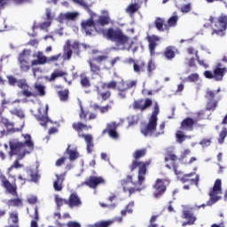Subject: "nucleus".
<instances>
[{
    "label": "nucleus",
    "mask_w": 227,
    "mask_h": 227,
    "mask_svg": "<svg viewBox=\"0 0 227 227\" xmlns=\"http://www.w3.org/2000/svg\"><path fill=\"white\" fill-rule=\"evenodd\" d=\"M81 29L82 33L86 34L88 36H91L93 35L94 31H97L98 35H103L105 38L107 40H110V42H114L118 47L120 45L125 46L129 43L130 37H129L127 35L123 34V31L121 28H98L97 24L95 23V20H93V18H90L89 20H82L81 22Z\"/></svg>",
    "instance_id": "1"
},
{
    "label": "nucleus",
    "mask_w": 227,
    "mask_h": 227,
    "mask_svg": "<svg viewBox=\"0 0 227 227\" xmlns=\"http://www.w3.org/2000/svg\"><path fill=\"white\" fill-rule=\"evenodd\" d=\"M23 137L25 139L24 142H11L9 145L10 157H13V155L17 156V160H15L11 167L7 169V174L9 176H12V174L10 173H12V170L24 168V165L20 164L19 160H22L26 155H29V153L35 150V144L31 141V135L26 134L23 135Z\"/></svg>",
    "instance_id": "2"
},
{
    "label": "nucleus",
    "mask_w": 227,
    "mask_h": 227,
    "mask_svg": "<svg viewBox=\"0 0 227 227\" xmlns=\"http://www.w3.org/2000/svg\"><path fill=\"white\" fill-rule=\"evenodd\" d=\"M160 113V108L159 107V103L155 102L147 124L140 129L141 134H143L145 137H159V136H162V134H164L166 122H161L159 125V129L157 131V121H159V118L157 116H159Z\"/></svg>",
    "instance_id": "3"
},
{
    "label": "nucleus",
    "mask_w": 227,
    "mask_h": 227,
    "mask_svg": "<svg viewBox=\"0 0 227 227\" xmlns=\"http://www.w3.org/2000/svg\"><path fill=\"white\" fill-rule=\"evenodd\" d=\"M7 81L9 86H12L15 88L17 86L21 90V95L23 97H27V98H29V97H34L36 98V97H45V86L42 84H35L34 88L36 90V93L31 91V87H29V84H27V80L26 79H17L14 75H7Z\"/></svg>",
    "instance_id": "4"
},
{
    "label": "nucleus",
    "mask_w": 227,
    "mask_h": 227,
    "mask_svg": "<svg viewBox=\"0 0 227 227\" xmlns=\"http://www.w3.org/2000/svg\"><path fill=\"white\" fill-rule=\"evenodd\" d=\"M146 148L136 150L132 154L134 160L129 166L130 173H134L136 169H138L137 182L139 185H143L145 176H146V168L152 164V160H147L145 161L139 160V159H143V157L146 155Z\"/></svg>",
    "instance_id": "5"
},
{
    "label": "nucleus",
    "mask_w": 227,
    "mask_h": 227,
    "mask_svg": "<svg viewBox=\"0 0 227 227\" xmlns=\"http://www.w3.org/2000/svg\"><path fill=\"white\" fill-rule=\"evenodd\" d=\"M137 85V81L127 82L121 80L119 83L116 81H110L108 82H103L101 85V90H117L119 98L125 99L127 95H129V90L136 88Z\"/></svg>",
    "instance_id": "6"
},
{
    "label": "nucleus",
    "mask_w": 227,
    "mask_h": 227,
    "mask_svg": "<svg viewBox=\"0 0 227 227\" xmlns=\"http://www.w3.org/2000/svg\"><path fill=\"white\" fill-rule=\"evenodd\" d=\"M209 22L213 29L211 35H216V36H224L227 29V15L222 13L220 16H210Z\"/></svg>",
    "instance_id": "7"
},
{
    "label": "nucleus",
    "mask_w": 227,
    "mask_h": 227,
    "mask_svg": "<svg viewBox=\"0 0 227 227\" xmlns=\"http://www.w3.org/2000/svg\"><path fill=\"white\" fill-rule=\"evenodd\" d=\"M72 129L75 130L78 134V137H82L87 145V153H92L94 145H93V137L90 134H81L82 130H91L93 129V126L84 124L83 122L77 121L74 122L72 124Z\"/></svg>",
    "instance_id": "8"
},
{
    "label": "nucleus",
    "mask_w": 227,
    "mask_h": 227,
    "mask_svg": "<svg viewBox=\"0 0 227 227\" xmlns=\"http://www.w3.org/2000/svg\"><path fill=\"white\" fill-rule=\"evenodd\" d=\"M157 69V65H155V61L153 59H150L146 65L145 61H137L133 65V70L135 74H145L147 70L148 77H152L153 75L154 70Z\"/></svg>",
    "instance_id": "9"
},
{
    "label": "nucleus",
    "mask_w": 227,
    "mask_h": 227,
    "mask_svg": "<svg viewBox=\"0 0 227 227\" xmlns=\"http://www.w3.org/2000/svg\"><path fill=\"white\" fill-rule=\"evenodd\" d=\"M108 59V55H98V57H93L92 59L88 60V65L90 67V70L92 75L100 76V74H102V67H100L99 65H102L104 61H107Z\"/></svg>",
    "instance_id": "10"
},
{
    "label": "nucleus",
    "mask_w": 227,
    "mask_h": 227,
    "mask_svg": "<svg viewBox=\"0 0 227 227\" xmlns=\"http://www.w3.org/2000/svg\"><path fill=\"white\" fill-rule=\"evenodd\" d=\"M209 200H227V190L223 192V181L216 179L208 192Z\"/></svg>",
    "instance_id": "11"
},
{
    "label": "nucleus",
    "mask_w": 227,
    "mask_h": 227,
    "mask_svg": "<svg viewBox=\"0 0 227 227\" xmlns=\"http://www.w3.org/2000/svg\"><path fill=\"white\" fill-rule=\"evenodd\" d=\"M178 159V156L175 154V152L171 149H168L165 153V162H169L171 160L172 166L169 164H166L165 167L168 168V169L173 168V171L176 176H182L183 172L182 170H178V166L176 165V160Z\"/></svg>",
    "instance_id": "12"
},
{
    "label": "nucleus",
    "mask_w": 227,
    "mask_h": 227,
    "mask_svg": "<svg viewBox=\"0 0 227 227\" xmlns=\"http://www.w3.org/2000/svg\"><path fill=\"white\" fill-rule=\"evenodd\" d=\"M221 92V89H217L216 90H211L209 89L207 90L205 94V98H207V103L206 105V111H215L217 109V105L219 104V100H215V95Z\"/></svg>",
    "instance_id": "13"
},
{
    "label": "nucleus",
    "mask_w": 227,
    "mask_h": 227,
    "mask_svg": "<svg viewBox=\"0 0 227 227\" xmlns=\"http://www.w3.org/2000/svg\"><path fill=\"white\" fill-rule=\"evenodd\" d=\"M27 52H29V51L23 50L18 56V65L20 67V72L23 74H27V72L31 70V67H33L29 63V59H27Z\"/></svg>",
    "instance_id": "14"
},
{
    "label": "nucleus",
    "mask_w": 227,
    "mask_h": 227,
    "mask_svg": "<svg viewBox=\"0 0 227 227\" xmlns=\"http://www.w3.org/2000/svg\"><path fill=\"white\" fill-rule=\"evenodd\" d=\"M106 184V179L102 176H90L84 182L81 183L80 187H84L86 185L90 189H97L98 185Z\"/></svg>",
    "instance_id": "15"
},
{
    "label": "nucleus",
    "mask_w": 227,
    "mask_h": 227,
    "mask_svg": "<svg viewBox=\"0 0 227 227\" xmlns=\"http://www.w3.org/2000/svg\"><path fill=\"white\" fill-rule=\"evenodd\" d=\"M227 74V68H219V67H215L212 71H205L204 72V76L206 79H214L216 82H221L223 81L224 75Z\"/></svg>",
    "instance_id": "16"
},
{
    "label": "nucleus",
    "mask_w": 227,
    "mask_h": 227,
    "mask_svg": "<svg viewBox=\"0 0 227 227\" xmlns=\"http://www.w3.org/2000/svg\"><path fill=\"white\" fill-rule=\"evenodd\" d=\"M196 125L200 127V124H198V121L194 120L192 117H186L181 121L180 129L184 132H192Z\"/></svg>",
    "instance_id": "17"
},
{
    "label": "nucleus",
    "mask_w": 227,
    "mask_h": 227,
    "mask_svg": "<svg viewBox=\"0 0 227 227\" xmlns=\"http://www.w3.org/2000/svg\"><path fill=\"white\" fill-rule=\"evenodd\" d=\"M153 101L147 98L145 99L140 98L133 102V109L137 111H146L149 107H152Z\"/></svg>",
    "instance_id": "18"
},
{
    "label": "nucleus",
    "mask_w": 227,
    "mask_h": 227,
    "mask_svg": "<svg viewBox=\"0 0 227 227\" xmlns=\"http://www.w3.org/2000/svg\"><path fill=\"white\" fill-rule=\"evenodd\" d=\"M120 126V122H116V121H112L108 124H106V129H105L102 131V135H106L108 134L110 136V137H112V139H118L119 136H118V131L117 129Z\"/></svg>",
    "instance_id": "19"
},
{
    "label": "nucleus",
    "mask_w": 227,
    "mask_h": 227,
    "mask_svg": "<svg viewBox=\"0 0 227 227\" xmlns=\"http://www.w3.org/2000/svg\"><path fill=\"white\" fill-rule=\"evenodd\" d=\"M49 106H46L45 108H40L38 110V114L35 115V120H37V121H39L40 125H42V127H47V123L49 121H51V120L49 119Z\"/></svg>",
    "instance_id": "20"
},
{
    "label": "nucleus",
    "mask_w": 227,
    "mask_h": 227,
    "mask_svg": "<svg viewBox=\"0 0 227 227\" xmlns=\"http://www.w3.org/2000/svg\"><path fill=\"white\" fill-rule=\"evenodd\" d=\"M153 196L154 198H160L164 192H166V184H164V181L162 179H157L155 184H153Z\"/></svg>",
    "instance_id": "21"
},
{
    "label": "nucleus",
    "mask_w": 227,
    "mask_h": 227,
    "mask_svg": "<svg viewBox=\"0 0 227 227\" xmlns=\"http://www.w3.org/2000/svg\"><path fill=\"white\" fill-rule=\"evenodd\" d=\"M12 178H13L14 183H10V181L6 178H4L2 180V184L4 187V189H6L7 192H9V194H12V196H17V184H15V176H11Z\"/></svg>",
    "instance_id": "22"
},
{
    "label": "nucleus",
    "mask_w": 227,
    "mask_h": 227,
    "mask_svg": "<svg viewBox=\"0 0 227 227\" xmlns=\"http://www.w3.org/2000/svg\"><path fill=\"white\" fill-rule=\"evenodd\" d=\"M147 41L149 43V51L151 56H155V49H157V45H159V42H160V37L158 35H148Z\"/></svg>",
    "instance_id": "23"
},
{
    "label": "nucleus",
    "mask_w": 227,
    "mask_h": 227,
    "mask_svg": "<svg viewBox=\"0 0 227 227\" xmlns=\"http://www.w3.org/2000/svg\"><path fill=\"white\" fill-rule=\"evenodd\" d=\"M67 75H68V73H67L66 71H63L61 69H55L50 76V81H56V79L63 77L64 81L67 82V84L70 86V84H72V81L68 80L67 78Z\"/></svg>",
    "instance_id": "24"
},
{
    "label": "nucleus",
    "mask_w": 227,
    "mask_h": 227,
    "mask_svg": "<svg viewBox=\"0 0 227 227\" xmlns=\"http://www.w3.org/2000/svg\"><path fill=\"white\" fill-rule=\"evenodd\" d=\"M1 123L6 127L7 134H15V132H20L22 130L20 128H13L15 124L7 118L2 117Z\"/></svg>",
    "instance_id": "25"
},
{
    "label": "nucleus",
    "mask_w": 227,
    "mask_h": 227,
    "mask_svg": "<svg viewBox=\"0 0 227 227\" xmlns=\"http://www.w3.org/2000/svg\"><path fill=\"white\" fill-rule=\"evenodd\" d=\"M56 203L58 207H61V205L65 203L66 205H68L70 208H77V207L82 205V202L79 200H57Z\"/></svg>",
    "instance_id": "26"
},
{
    "label": "nucleus",
    "mask_w": 227,
    "mask_h": 227,
    "mask_svg": "<svg viewBox=\"0 0 227 227\" xmlns=\"http://www.w3.org/2000/svg\"><path fill=\"white\" fill-rule=\"evenodd\" d=\"M37 59L31 61L32 67H37V65H45L48 63V58L43 55V52L38 51L36 55Z\"/></svg>",
    "instance_id": "27"
},
{
    "label": "nucleus",
    "mask_w": 227,
    "mask_h": 227,
    "mask_svg": "<svg viewBox=\"0 0 227 227\" xmlns=\"http://www.w3.org/2000/svg\"><path fill=\"white\" fill-rule=\"evenodd\" d=\"M187 155H191V151L189 149L184 150L179 158V160L182 162V164H192L198 160L196 157H192L190 160H187Z\"/></svg>",
    "instance_id": "28"
},
{
    "label": "nucleus",
    "mask_w": 227,
    "mask_h": 227,
    "mask_svg": "<svg viewBox=\"0 0 227 227\" xmlns=\"http://www.w3.org/2000/svg\"><path fill=\"white\" fill-rule=\"evenodd\" d=\"M104 90L106 89H102V86L97 87L98 98H100L103 102H106L111 98V91H104Z\"/></svg>",
    "instance_id": "29"
},
{
    "label": "nucleus",
    "mask_w": 227,
    "mask_h": 227,
    "mask_svg": "<svg viewBox=\"0 0 227 227\" xmlns=\"http://www.w3.org/2000/svg\"><path fill=\"white\" fill-rule=\"evenodd\" d=\"M56 180L53 183V188L59 192L63 190V182H65V174H56Z\"/></svg>",
    "instance_id": "30"
},
{
    "label": "nucleus",
    "mask_w": 227,
    "mask_h": 227,
    "mask_svg": "<svg viewBox=\"0 0 227 227\" xmlns=\"http://www.w3.org/2000/svg\"><path fill=\"white\" fill-rule=\"evenodd\" d=\"M184 218L187 219L188 223H183V226H187V224H194L196 222V216H194L192 211L189 209L184 210Z\"/></svg>",
    "instance_id": "31"
},
{
    "label": "nucleus",
    "mask_w": 227,
    "mask_h": 227,
    "mask_svg": "<svg viewBox=\"0 0 227 227\" xmlns=\"http://www.w3.org/2000/svg\"><path fill=\"white\" fill-rule=\"evenodd\" d=\"M94 22L96 26H109L111 24V18L109 15H100Z\"/></svg>",
    "instance_id": "32"
},
{
    "label": "nucleus",
    "mask_w": 227,
    "mask_h": 227,
    "mask_svg": "<svg viewBox=\"0 0 227 227\" xmlns=\"http://www.w3.org/2000/svg\"><path fill=\"white\" fill-rule=\"evenodd\" d=\"M79 118H80V120H84V121H88V120L89 121L97 120V114L90 113L89 115V118H88V113L86 111H84V108L81 107Z\"/></svg>",
    "instance_id": "33"
},
{
    "label": "nucleus",
    "mask_w": 227,
    "mask_h": 227,
    "mask_svg": "<svg viewBox=\"0 0 227 227\" xmlns=\"http://www.w3.org/2000/svg\"><path fill=\"white\" fill-rule=\"evenodd\" d=\"M176 48L175 46H168L163 52V56H165L167 59H173L175 56H176Z\"/></svg>",
    "instance_id": "34"
},
{
    "label": "nucleus",
    "mask_w": 227,
    "mask_h": 227,
    "mask_svg": "<svg viewBox=\"0 0 227 227\" xmlns=\"http://www.w3.org/2000/svg\"><path fill=\"white\" fill-rule=\"evenodd\" d=\"M193 175H196V173L192 172L190 174H185L183 176L181 180L183 182H191V184H195V185H198V183L200 182V176H196L194 179H191V176H193Z\"/></svg>",
    "instance_id": "35"
},
{
    "label": "nucleus",
    "mask_w": 227,
    "mask_h": 227,
    "mask_svg": "<svg viewBox=\"0 0 227 227\" xmlns=\"http://www.w3.org/2000/svg\"><path fill=\"white\" fill-rule=\"evenodd\" d=\"M64 54L62 55V58L64 61H70L72 59V48H70V43H67V45L63 48Z\"/></svg>",
    "instance_id": "36"
},
{
    "label": "nucleus",
    "mask_w": 227,
    "mask_h": 227,
    "mask_svg": "<svg viewBox=\"0 0 227 227\" xmlns=\"http://www.w3.org/2000/svg\"><path fill=\"white\" fill-rule=\"evenodd\" d=\"M80 84L82 88H90L91 86L90 77H88L84 73L80 74Z\"/></svg>",
    "instance_id": "37"
},
{
    "label": "nucleus",
    "mask_w": 227,
    "mask_h": 227,
    "mask_svg": "<svg viewBox=\"0 0 227 227\" xmlns=\"http://www.w3.org/2000/svg\"><path fill=\"white\" fill-rule=\"evenodd\" d=\"M113 221L110 220H101L94 224H89L88 227H109L112 226Z\"/></svg>",
    "instance_id": "38"
},
{
    "label": "nucleus",
    "mask_w": 227,
    "mask_h": 227,
    "mask_svg": "<svg viewBox=\"0 0 227 227\" xmlns=\"http://www.w3.org/2000/svg\"><path fill=\"white\" fill-rule=\"evenodd\" d=\"M120 184L124 191V192H127V191H129V184H132V176L131 175H128L126 176V179H122L120 181Z\"/></svg>",
    "instance_id": "39"
},
{
    "label": "nucleus",
    "mask_w": 227,
    "mask_h": 227,
    "mask_svg": "<svg viewBox=\"0 0 227 227\" xmlns=\"http://www.w3.org/2000/svg\"><path fill=\"white\" fill-rule=\"evenodd\" d=\"M66 152L69 155V160L71 162H74V160H76V159H79V153L77 150H71L70 145L67 146Z\"/></svg>",
    "instance_id": "40"
},
{
    "label": "nucleus",
    "mask_w": 227,
    "mask_h": 227,
    "mask_svg": "<svg viewBox=\"0 0 227 227\" xmlns=\"http://www.w3.org/2000/svg\"><path fill=\"white\" fill-rule=\"evenodd\" d=\"M178 23V16L174 15L171 16L168 20V24L165 25V29H169V27H175V26H176V24Z\"/></svg>",
    "instance_id": "41"
},
{
    "label": "nucleus",
    "mask_w": 227,
    "mask_h": 227,
    "mask_svg": "<svg viewBox=\"0 0 227 227\" xmlns=\"http://www.w3.org/2000/svg\"><path fill=\"white\" fill-rule=\"evenodd\" d=\"M154 26L156 29L162 32L166 29V25L164 24V20L161 18H157L154 21Z\"/></svg>",
    "instance_id": "42"
},
{
    "label": "nucleus",
    "mask_w": 227,
    "mask_h": 227,
    "mask_svg": "<svg viewBox=\"0 0 227 227\" xmlns=\"http://www.w3.org/2000/svg\"><path fill=\"white\" fill-rule=\"evenodd\" d=\"M176 137L177 143H179L180 145H182V143H184L185 139H187V136L184 134V130L182 129L176 131Z\"/></svg>",
    "instance_id": "43"
},
{
    "label": "nucleus",
    "mask_w": 227,
    "mask_h": 227,
    "mask_svg": "<svg viewBox=\"0 0 227 227\" xmlns=\"http://www.w3.org/2000/svg\"><path fill=\"white\" fill-rule=\"evenodd\" d=\"M7 205L9 207H14V208H20L22 207V200H10L7 202Z\"/></svg>",
    "instance_id": "44"
},
{
    "label": "nucleus",
    "mask_w": 227,
    "mask_h": 227,
    "mask_svg": "<svg viewBox=\"0 0 227 227\" xmlns=\"http://www.w3.org/2000/svg\"><path fill=\"white\" fill-rule=\"evenodd\" d=\"M140 6H139V4L137 3H135V4H130L127 9H126V12L128 13H136V12H137L139 10Z\"/></svg>",
    "instance_id": "45"
},
{
    "label": "nucleus",
    "mask_w": 227,
    "mask_h": 227,
    "mask_svg": "<svg viewBox=\"0 0 227 227\" xmlns=\"http://www.w3.org/2000/svg\"><path fill=\"white\" fill-rule=\"evenodd\" d=\"M68 90L66 89L64 90H59L58 92V96L60 98L61 102H67V100H68Z\"/></svg>",
    "instance_id": "46"
},
{
    "label": "nucleus",
    "mask_w": 227,
    "mask_h": 227,
    "mask_svg": "<svg viewBox=\"0 0 227 227\" xmlns=\"http://www.w3.org/2000/svg\"><path fill=\"white\" fill-rule=\"evenodd\" d=\"M79 17V12H66L64 14V19L66 20H75Z\"/></svg>",
    "instance_id": "47"
},
{
    "label": "nucleus",
    "mask_w": 227,
    "mask_h": 227,
    "mask_svg": "<svg viewBox=\"0 0 227 227\" xmlns=\"http://www.w3.org/2000/svg\"><path fill=\"white\" fill-rule=\"evenodd\" d=\"M10 113L13 116H17L18 118H20V120H22V118L25 117V114H24V112L22 111V109L14 108L12 110H10Z\"/></svg>",
    "instance_id": "48"
},
{
    "label": "nucleus",
    "mask_w": 227,
    "mask_h": 227,
    "mask_svg": "<svg viewBox=\"0 0 227 227\" xmlns=\"http://www.w3.org/2000/svg\"><path fill=\"white\" fill-rule=\"evenodd\" d=\"M226 137H227V128L224 127L222 129V132L219 133L218 143L220 145H223V143H224V139H226Z\"/></svg>",
    "instance_id": "49"
},
{
    "label": "nucleus",
    "mask_w": 227,
    "mask_h": 227,
    "mask_svg": "<svg viewBox=\"0 0 227 227\" xmlns=\"http://www.w3.org/2000/svg\"><path fill=\"white\" fill-rule=\"evenodd\" d=\"M60 58H62L61 53L49 57L48 58V65H51V63H58V61H59Z\"/></svg>",
    "instance_id": "50"
},
{
    "label": "nucleus",
    "mask_w": 227,
    "mask_h": 227,
    "mask_svg": "<svg viewBox=\"0 0 227 227\" xmlns=\"http://www.w3.org/2000/svg\"><path fill=\"white\" fill-rule=\"evenodd\" d=\"M99 205L102 208H114L115 207L112 200H108L106 202H100Z\"/></svg>",
    "instance_id": "51"
},
{
    "label": "nucleus",
    "mask_w": 227,
    "mask_h": 227,
    "mask_svg": "<svg viewBox=\"0 0 227 227\" xmlns=\"http://www.w3.org/2000/svg\"><path fill=\"white\" fill-rule=\"evenodd\" d=\"M132 207H134L133 201L129 202L126 209H123L122 211H121V215H127V214H132V208H130Z\"/></svg>",
    "instance_id": "52"
},
{
    "label": "nucleus",
    "mask_w": 227,
    "mask_h": 227,
    "mask_svg": "<svg viewBox=\"0 0 227 227\" xmlns=\"http://www.w3.org/2000/svg\"><path fill=\"white\" fill-rule=\"evenodd\" d=\"M34 219L31 222V227H38V223H36V221H38V207H35V215H34Z\"/></svg>",
    "instance_id": "53"
},
{
    "label": "nucleus",
    "mask_w": 227,
    "mask_h": 227,
    "mask_svg": "<svg viewBox=\"0 0 227 227\" xmlns=\"http://www.w3.org/2000/svg\"><path fill=\"white\" fill-rule=\"evenodd\" d=\"M180 10H181L182 13H189V12H191V10H192V4H184L181 7Z\"/></svg>",
    "instance_id": "54"
},
{
    "label": "nucleus",
    "mask_w": 227,
    "mask_h": 227,
    "mask_svg": "<svg viewBox=\"0 0 227 227\" xmlns=\"http://www.w3.org/2000/svg\"><path fill=\"white\" fill-rule=\"evenodd\" d=\"M189 82H196L200 80V74H192L187 77Z\"/></svg>",
    "instance_id": "55"
},
{
    "label": "nucleus",
    "mask_w": 227,
    "mask_h": 227,
    "mask_svg": "<svg viewBox=\"0 0 227 227\" xmlns=\"http://www.w3.org/2000/svg\"><path fill=\"white\" fill-rule=\"evenodd\" d=\"M187 52L190 55L195 54L197 60L200 61V56H198V51H196V49H194L192 47H189V48H187Z\"/></svg>",
    "instance_id": "56"
},
{
    "label": "nucleus",
    "mask_w": 227,
    "mask_h": 227,
    "mask_svg": "<svg viewBox=\"0 0 227 227\" xmlns=\"http://www.w3.org/2000/svg\"><path fill=\"white\" fill-rule=\"evenodd\" d=\"M10 220L16 224L19 223V215L17 213H11L10 214Z\"/></svg>",
    "instance_id": "57"
},
{
    "label": "nucleus",
    "mask_w": 227,
    "mask_h": 227,
    "mask_svg": "<svg viewBox=\"0 0 227 227\" xmlns=\"http://www.w3.org/2000/svg\"><path fill=\"white\" fill-rule=\"evenodd\" d=\"M97 107L98 109H99L102 114H104V113H107L111 109V106L109 105H106L105 106H97Z\"/></svg>",
    "instance_id": "58"
},
{
    "label": "nucleus",
    "mask_w": 227,
    "mask_h": 227,
    "mask_svg": "<svg viewBox=\"0 0 227 227\" xmlns=\"http://www.w3.org/2000/svg\"><path fill=\"white\" fill-rule=\"evenodd\" d=\"M141 189L139 188H128L127 192H129V196H132V194H136V192H139Z\"/></svg>",
    "instance_id": "59"
},
{
    "label": "nucleus",
    "mask_w": 227,
    "mask_h": 227,
    "mask_svg": "<svg viewBox=\"0 0 227 227\" xmlns=\"http://www.w3.org/2000/svg\"><path fill=\"white\" fill-rule=\"evenodd\" d=\"M30 176L32 182H38V180H40V176L36 173L30 172Z\"/></svg>",
    "instance_id": "60"
},
{
    "label": "nucleus",
    "mask_w": 227,
    "mask_h": 227,
    "mask_svg": "<svg viewBox=\"0 0 227 227\" xmlns=\"http://www.w3.org/2000/svg\"><path fill=\"white\" fill-rule=\"evenodd\" d=\"M18 180L20 181V184L25 185L26 182H27V177H24L22 175H19Z\"/></svg>",
    "instance_id": "61"
},
{
    "label": "nucleus",
    "mask_w": 227,
    "mask_h": 227,
    "mask_svg": "<svg viewBox=\"0 0 227 227\" xmlns=\"http://www.w3.org/2000/svg\"><path fill=\"white\" fill-rule=\"evenodd\" d=\"M67 160V158L65 157H61L59 160H57L56 161V166L59 168V166H63V164H65V160Z\"/></svg>",
    "instance_id": "62"
},
{
    "label": "nucleus",
    "mask_w": 227,
    "mask_h": 227,
    "mask_svg": "<svg viewBox=\"0 0 227 227\" xmlns=\"http://www.w3.org/2000/svg\"><path fill=\"white\" fill-rule=\"evenodd\" d=\"M210 143H212V141L210 139H207V138H204L201 142H200V145L202 146H210Z\"/></svg>",
    "instance_id": "63"
},
{
    "label": "nucleus",
    "mask_w": 227,
    "mask_h": 227,
    "mask_svg": "<svg viewBox=\"0 0 227 227\" xmlns=\"http://www.w3.org/2000/svg\"><path fill=\"white\" fill-rule=\"evenodd\" d=\"M67 227H81V223L77 222H69Z\"/></svg>",
    "instance_id": "64"
}]
</instances>
